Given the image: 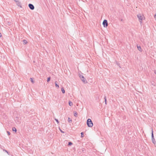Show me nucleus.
Masks as SVG:
<instances>
[{"label": "nucleus", "instance_id": "nucleus-21", "mask_svg": "<svg viewBox=\"0 0 156 156\" xmlns=\"http://www.w3.org/2000/svg\"><path fill=\"white\" fill-rule=\"evenodd\" d=\"M55 120L56 121V122H57L58 124L59 123V122L58 120V119H55Z\"/></svg>", "mask_w": 156, "mask_h": 156}, {"label": "nucleus", "instance_id": "nucleus-29", "mask_svg": "<svg viewBox=\"0 0 156 156\" xmlns=\"http://www.w3.org/2000/svg\"><path fill=\"white\" fill-rule=\"evenodd\" d=\"M60 131H61V132L62 133H64V132H63V131H62V130H60Z\"/></svg>", "mask_w": 156, "mask_h": 156}, {"label": "nucleus", "instance_id": "nucleus-16", "mask_svg": "<svg viewBox=\"0 0 156 156\" xmlns=\"http://www.w3.org/2000/svg\"><path fill=\"white\" fill-rule=\"evenodd\" d=\"M30 81H31V82L33 83H34V81H33V79L32 78H30Z\"/></svg>", "mask_w": 156, "mask_h": 156}, {"label": "nucleus", "instance_id": "nucleus-12", "mask_svg": "<svg viewBox=\"0 0 156 156\" xmlns=\"http://www.w3.org/2000/svg\"><path fill=\"white\" fill-rule=\"evenodd\" d=\"M61 90L62 93L64 94L65 93V90L63 87L61 88Z\"/></svg>", "mask_w": 156, "mask_h": 156}, {"label": "nucleus", "instance_id": "nucleus-8", "mask_svg": "<svg viewBox=\"0 0 156 156\" xmlns=\"http://www.w3.org/2000/svg\"><path fill=\"white\" fill-rule=\"evenodd\" d=\"M69 104L71 106H72L73 105V103L70 101H69Z\"/></svg>", "mask_w": 156, "mask_h": 156}, {"label": "nucleus", "instance_id": "nucleus-23", "mask_svg": "<svg viewBox=\"0 0 156 156\" xmlns=\"http://www.w3.org/2000/svg\"><path fill=\"white\" fill-rule=\"evenodd\" d=\"M4 150V151H5V152H6L9 154V153L6 150Z\"/></svg>", "mask_w": 156, "mask_h": 156}, {"label": "nucleus", "instance_id": "nucleus-26", "mask_svg": "<svg viewBox=\"0 0 156 156\" xmlns=\"http://www.w3.org/2000/svg\"><path fill=\"white\" fill-rule=\"evenodd\" d=\"M84 148H83L82 149V151H84Z\"/></svg>", "mask_w": 156, "mask_h": 156}, {"label": "nucleus", "instance_id": "nucleus-13", "mask_svg": "<svg viewBox=\"0 0 156 156\" xmlns=\"http://www.w3.org/2000/svg\"><path fill=\"white\" fill-rule=\"evenodd\" d=\"M23 43L24 44H26L27 43V41L26 40H24L23 41Z\"/></svg>", "mask_w": 156, "mask_h": 156}, {"label": "nucleus", "instance_id": "nucleus-9", "mask_svg": "<svg viewBox=\"0 0 156 156\" xmlns=\"http://www.w3.org/2000/svg\"><path fill=\"white\" fill-rule=\"evenodd\" d=\"M16 5L18 6H20V7H21V6H20V3L18 1L16 3Z\"/></svg>", "mask_w": 156, "mask_h": 156}, {"label": "nucleus", "instance_id": "nucleus-27", "mask_svg": "<svg viewBox=\"0 0 156 156\" xmlns=\"http://www.w3.org/2000/svg\"><path fill=\"white\" fill-rule=\"evenodd\" d=\"M117 64L118 66H119V63H117ZM119 67H120V66H119Z\"/></svg>", "mask_w": 156, "mask_h": 156}, {"label": "nucleus", "instance_id": "nucleus-18", "mask_svg": "<svg viewBox=\"0 0 156 156\" xmlns=\"http://www.w3.org/2000/svg\"><path fill=\"white\" fill-rule=\"evenodd\" d=\"M12 130L13 131H14L15 132H16V128H15L14 127H13V128H12Z\"/></svg>", "mask_w": 156, "mask_h": 156}, {"label": "nucleus", "instance_id": "nucleus-1", "mask_svg": "<svg viewBox=\"0 0 156 156\" xmlns=\"http://www.w3.org/2000/svg\"><path fill=\"white\" fill-rule=\"evenodd\" d=\"M87 124L88 127H91L93 126V123L90 119H87Z\"/></svg>", "mask_w": 156, "mask_h": 156}, {"label": "nucleus", "instance_id": "nucleus-22", "mask_svg": "<svg viewBox=\"0 0 156 156\" xmlns=\"http://www.w3.org/2000/svg\"><path fill=\"white\" fill-rule=\"evenodd\" d=\"M7 133L9 135L10 134V133L9 131H7Z\"/></svg>", "mask_w": 156, "mask_h": 156}, {"label": "nucleus", "instance_id": "nucleus-5", "mask_svg": "<svg viewBox=\"0 0 156 156\" xmlns=\"http://www.w3.org/2000/svg\"><path fill=\"white\" fill-rule=\"evenodd\" d=\"M151 138H152V142L154 144H155V140L154 138V134H153V129H152V133H151Z\"/></svg>", "mask_w": 156, "mask_h": 156}, {"label": "nucleus", "instance_id": "nucleus-28", "mask_svg": "<svg viewBox=\"0 0 156 156\" xmlns=\"http://www.w3.org/2000/svg\"><path fill=\"white\" fill-rule=\"evenodd\" d=\"M14 1L16 2V3L18 1H17L16 0H14Z\"/></svg>", "mask_w": 156, "mask_h": 156}, {"label": "nucleus", "instance_id": "nucleus-2", "mask_svg": "<svg viewBox=\"0 0 156 156\" xmlns=\"http://www.w3.org/2000/svg\"><path fill=\"white\" fill-rule=\"evenodd\" d=\"M137 16L139 19L140 22V23H141L142 20L144 19V16L140 14H139L137 15Z\"/></svg>", "mask_w": 156, "mask_h": 156}, {"label": "nucleus", "instance_id": "nucleus-10", "mask_svg": "<svg viewBox=\"0 0 156 156\" xmlns=\"http://www.w3.org/2000/svg\"><path fill=\"white\" fill-rule=\"evenodd\" d=\"M68 121L69 123H71L72 122V120L69 117L68 118Z\"/></svg>", "mask_w": 156, "mask_h": 156}, {"label": "nucleus", "instance_id": "nucleus-19", "mask_svg": "<svg viewBox=\"0 0 156 156\" xmlns=\"http://www.w3.org/2000/svg\"><path fill=\"white\" fill-rule=\"evenodd\" d=\"M73 144V143L71 142H69L68 143V145L70 146Z\"/></svg>", "mask_w": 156, "mask_h": 156}, {"label": "nucleus", "instance_id": "nucleus-6", "mask_svg": "<svg viewBox=\"0 0 156 156\" xmlns=\"http://www.w3.org/2000/svg\"><path fill=\"white\" fill-rule=\"evenodd\" d=\"M28 6L29 8L31 10H34V6L33 5L31 4H29L28 5Z\"/></svg>", "mask_w": 156, "mask_h": 156}, {"label": "nucleus", "instance_id": "nucleus-3", "mask_svg": "<svg viewBox=\"0 0 156 156\" xmlns=\"http://www.w3.org/2000/svg\"><path fill=\"white\" fill-rule=\"evenodd\" d=\"M79 76H80V78L81 80L84 83H87V81H86V79H85V78L83 76V75H81V74H80L79 75Z\"/></svg>", "mask_w": 156, "mask_h": 156}, {"label": "nucleus", "instance_id": "nucleus-14", "mask_svg": "<svg viewBox=\"0 0 156 156\" xmlns=\"http://www.w3.org/2000/svg\"><path fill=\"white\" fill-rule=\"evenodd\" d=\"M104 98H105V104L106 105V104H107V100H106V97L105 96Z\"/></svg>", "mask_w": 156, "mask_h": 156}, {"label": "nucleus", "instance_id": "nucleus-11", "mask_svg": "<svg viewBox=\"0 0 156 156\" xmlns=\"http://www.w3.org/2000/svg\"><path fill=\"white\" fill-rule=\"evenodd\" d=\"M55 87H58V88H59V85L57 83V81H55Z\"/></svg>", "mask_w": 156, "mask_h": 156}, {"label": "nucleus", "instance_id": "nucleus-24", "mask_svg": "<svg viewBox=\"0 0 156 156\" xmlns=\"http://www.w3.org/2000/svg\"><path fill=\"white\" fill-rule=\"evenodd\" d=\"M154 73L156 74V70H154Z\"/></svg>", "mask_w": 156, "mask_h": 156}, {"label": "nucleus", "instance_id": "nucleus-17", "mask_svg": "<svg viewBox=\"0 0 156 156\" xmlns=\"http://www.w3.org/2000/svg\"><path fill=\"white\" fill-rule=\"evenodd\" d=\"M78 114L77 112H75L74 113V115L75 116L77 117V116Z\"/></svg>", "mask_w": 156, "mask_h": 156}, {"label": "nucleus", "instance_id": "nucleus-25", "mask_svg": "<svg viewBox=\"0 0 156 156\" xmlns=\"http://www.w3.org/2000/svg\"><path fill=\"white\" fill-rule=\"evenodd\" d=\"M2 37V34L1 33H0V37Z\"/></svg>", "mask_w": 156, "mask_h": 156}, {"label": "nucleus", "instance_id": "nucleus-15", "mask_svg": "<svg viewBox=\"0 0 156 156\" xmlns=\"http://www.w3.org/2000/svg\"><path fill=\"white\" fill-rule=\"evenodd\" d=\"M50 79H51L50 77H48L47 78V82H48L50 81Z\"/></svg>", "mask_w": 156, "mask_h": 156}, {"label": "nucleus", "instance_id": "nucleus-4", "mask_svg": "<svg viewBox=\"0 0 156 156\" xmlns=\"http://www.w3.org/2000/svg\"><path fill=\"white\" fill-rule=\"evenodd\" d=\"M103 25L105 27H107L108 26V22L107 20H104L103 22Z\"/></svg>", "mask_w": 156, "mask_h": 156}, {"label": "nucleus", "instance_id": "nucleus-20", "mask_svg": "<svg viewBox=\"0 0 156 156\" xmlns=\"http://www.w3.org/2000/svg\"><path fill=\"white\" fill-rule=\"evenodd\" d=\"M81 137H83V134H84V133L83 132H81Z\"/></svg>", "mask_w": 156, "mask_h": 156}, {"label": "nucleus", "instance_id": "nucleus-7", "mask_svg": "<svg viewBox=\"0 0 156 156\" xmlns=\"http://www.w3.org/2000/svg\"><path fill=\"white\" fill-rule=\"evenodd\" d=\"M137 48H138V50L140 51H142V49L141 47L140 46H137Z\"/></svg>", "mask_w": 156, "mask_h": 156}]
</instances>
